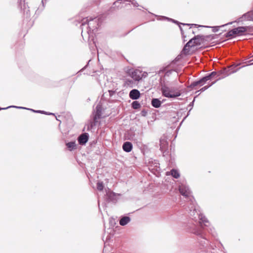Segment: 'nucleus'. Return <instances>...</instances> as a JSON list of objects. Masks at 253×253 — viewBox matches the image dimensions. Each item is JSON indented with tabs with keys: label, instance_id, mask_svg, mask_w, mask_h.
<instances>
[{
	"label": "nucleus",
	"instance_id": "1a4fd4ad",
	"mask_svg": "<svg viewBox=\"0 0 253 253\" xmlns=\"http://www.w3.org/2000/svg\"><path fill=\"white\" fill-rule=\"evenodd\" d=\"M207 82L206 78L203 77L200 80L191 83L188 87L191 89H196L197 88V86H202L205 84Z\"/></svg>",
	"mask_w": 253,
	"mask_h": 253
},
{
	"label": "nucleus",
	"instance_id": "ea45409f",
	"mask_svg": "<svg viewBox=\"0 0 253 253\" xmlns=\"http://www.w3.org/2000/svg\"><path fill=\"white\" fill-rule=\"evenodd\" d=\"M209 232H211V233L213 235H214V229L212 228H210V231H209Z\"/></svg>",
	"mask_w": 253,
	"mask_h": 253
},
{
	"label": "nucleus",
	"instance_id": "72a5a7b5",
	"mask_svg": "<svg viewBox=\"0 0 253 253\" xmlns=\"http://www.w3.org/2000/svg\"><path fill=\"white\" fill-rule=\"evenodd\" d=\"M140 114L143 117H145L147 115V111L143 109L141 111Z\"/></svg>",
	"mask_w": 253,
	"mask_h": 253
},
{
	"label": "nucleus",
	"instance_id": "09e8293b",
	"mask_svg": "<svg viewBox=\"0 0 253 253\" xmlns=\"http://www.w3.org/2000/svg\"><path fill=\"white\" fill-rule=\"evenodd\" d=\"M42 5H44V2H43V0H42Z\"/></svg>",
	"mask_w": 253,
	"mask_h": 253
},
{
	"label": "nucleus",
	"instance_id": "412c9836",
	"mask_svg": "<svg viewBox=\"0 0 253 253\" xmlns=\"http://www.w3.org/2000/svg\"><path fill=\"white\" fill-rule=\"evenodd\" d=\"M115 93V91L112 90H108V93H104L102 96V99H107V96L108 95H109V97L112 96L113 95H114Z\"/></svg>",
	"mask_w": 253,
	"mask_h": 253
},
{
	"label": "nucleus",
	"instance_id": "7ed1b4c3",
	"mask_svg": "<svg viewBox=\"0 0 253 253\" xmlns=\"http://www.w3.org/2000/svg\"><path fill=\"white\" fill-rule=\"evenodd\" d=\"M88 18V17H85L81 20L82 24L81 27L82 30V35L85 29L88 34L91 31L93 32L97 30L102 21V17H94V18L89 17V19Z\"/></svg>",
	"mask_w": 253,
	"mask_h": 253
},
{
	"label": "nucleus",
	"instance_id": "2eb2a0df",
	"mask_svg": "<svg viewBox=\"0 0 253 253\" xmlns=\"http://www.w3.org/2000/svg\"><path fill=\"white\" fill-rule=\"evenodd\" d=\"M239 22V20H238V21H232V22H229L227 24H223V25H222L221 26H213V27H210V26H205L204 27H207V28H211L212 29V31L213 32H217L219 28L220 27H224L225 26H226V25H230V24H232L233 23H236V22Z\"/></svg>",
	"mask_w": 253,
	"mask_h": 253
},
{
	"label": "nucleus",
	"instance_id": "de8ad7c7",
	"mask_svg": "<svg viewBox=\"0 0 253 253\" xmlns=\"http://www.w3.org/2000/svg\"><path fill=\"white\" fill-rule=\"evenodd\" d=\"M152 16H159L158 15L153 14V13H152Z\"/></svg>",
	"mask_w": 253,
	"mask_h": 253
},
{
	"label": "nucleus",
	"instance_id": "a211bd4d",
	"mask_svg": "<svg viewBox=\"0 0 253 253\" xmlns=\"http://www.w3.org/2000/svg\"><path fill=\"white\" fill-rule=\"evenodd\" d=\"M24 23H27V27L28 28H30L32 26L34 23L33 20H31L30 19V17H25V18L23 20Z\"/></svg>",
	"mask_w": 253,
	"mask_h": 253
},
{
	"label": "nucleus",
	"instance_id": "58836bf2",
	"mask_svg": "<svg viewBox=\"0 0 253 253\" xmlns=\"http://www.w3.org/2000/svg\"><path fill=\"white\" fill-rule=\"evenodd\" d=\"M194 101H195V99H194L189 105V106L191 107V108L189 110V112L191 111V110L192 109V108L193 106Z\"/></svg>",
	"mask_w": 253,
	"mask_h": 253
},
{
	"label": "nucleus",
	"instance_id": "f257e3e1",
	"mask_svg": "<svg viewBox=\"0 0 253 253\" xmlns=\"http://www.w3.org/2000/svg\"><path fill=\"white\" fill-rule=\"evenodd\" d=\"M201 219L198 220L189 218L187 222L184 223V228L188 232L197 235L200 245L205 247L208 245L209 242L205 236L204 226H208L209 222L203 214H201Z\"/></svg>",
	"mask_w": 253,
	"mask_h": 253
},
{
	"label": "nucleus",
	"instance_id": "2f4dec72",
	"mask_svg": "<svg viewBox=\"0 0 253 253\" xmlns=\"http://www.w3.org/2000/svg\"><path fill=\"white\" fill-rule=\"evenodd\" d=\"M242 16H253V10L248 11L247 13L243 14Z\"/></svg>",
	"mask_w": 253,
	"mask_h": 253
},
{
	"label": "nucleus",
	"instance_id": "c03bdc74",
	"mask_svg": "<svg viewBox=\"0 0 253 253\" xmlns=\"http://www.w3.org/2000/svg\"><path fill=\"white\" fill-rule=\"evenodd\" d=\"M199 92H201L200 90L196 91L195 93H198V95H199V94H200Z\"/></svg>",
	"mask_w": 253,
	"mask_h": 253
},
{
	"label": "nucleus",
	"instance_id": "9b49d317",
	"mask_svg": "<svg viewBox=\"0 0 253 253\" xmlns=\"http://www.w3.org/2000/svg\"><path fill=\"white\" fill-rule=\"evenodd\" d=\"M88 138L89 134L85 132L79 136L78 141L79 144L84 145L88 141Z\"/></svg>",
	"mask_w": 253,
	"mask_h": 253
},
{
	"label": "nucleus",
	"instance_id": "dca6fc26",
	"mask_svg": "<svg viewBox=\"0 0 253 253\" xmlns=\"http://www.w3.org/2000/svg\"><path fill=\"white\" fill-rule=\"evenodd\" d=\"M131 220L129 216H123L120 220V224L122 226H125Z\"/></svg>",
	"mask_w": 253,
	"mask_h": 253
},
{
	"label": "nucleus",
	"instance_id": "6e6552de",
	"mask_svg": "<svg viewBox=\"0 0 253 253\" xmlns=\"http://www.w3.org/2000/svg\"><path fill=\"white\" fill-rule=\"evenodd\" d=\"M144 73V72L139 70H132L129 72V74L131 78L136 81H140L143 77Z\"/></svg>",
	"mask_w": 253,
	"mask_h": 253
},
{
	"label": "nucleus",
	"instance_id": "3c124183",
	"mask_svg": "<svg viewBox=\"0 0 253 253\" xmlns=\"http://www.w3.org/2000/svg\"><path fill=\"white\" fill-rule=\"evenodd\" d=\"M243 17H244L243 16L240 17V18H239V19H241V18H243Z\"/></svg>",
	"mask_w": 253,
	"mask_h": 253
},
{
	"label": "nucleus",
	"instance_id": "a19ab883",
	"mask_svg": "<svg viewBox=\"0 0 253 253\" xmlns=\"http://www.w3.org/2000/svg\"><path fill=\"white\" fill-rule=\"evenodd\" d=\"M10 107H12V106H8V107H6V108H0V110H1L6 109H8V108H10Z\"/></svg>",
	"mask_w": 253,
	"mask_h": 253
},
{
	"label": "nucleus",
	"instance_id": "6ab92c4d",
	"mask_svg": "<svg viewBox=\"0 0 253 253\" xmlns=\"http://www.w3.org/2000/svg\"><path fill=\"white\" fill-rule=\"evenodd\" d=\"M97 122V120L95 121L94 120V119L93 120V121H90L86 125L87 130H89L92 129L95 126Z\"/></svg>",
	"mask_w": 253,
	"mask_h": 253
},
{
	"label": "nucleus",
	"instance_id": "c85d7f7f",
	"mask_svg": "<svg viewBox=\"0 0 253 253\" xmlns=\"http://www.w3.org/2000/svg\"><path fill=\"white\" fill-rule=\"evenodd\" d=\"M215 82H216V81H214V82H212L211 84H210L209 85H206V86L203 87L202 88H201L200 89V91L204 92V91L207 90L208 88H209L210 87H211V85H212L213 84H214L215 83Z\"/></svg>",
	"mask_w": 253,
	"mask_h": 253
},
{
	"label": "nucleus",
	"instance_id": "cd10ccee",
	"mask_svg": "<svg viewBox=\"0 0 253 253\" xmlns=\"http://www.w3.org/2000/svg\"><path fill=\"white\" fill-rule=\"evenodd\" d=\"M104 188V185L102 182H98L97 183V189L99 191H102Z\"/></svg>",
	"mask_w": 253,
	"mask_h": 253
},
{
	"label": "nucleus",
	"instance_id": "37998d69",
	"mask_svg": "<svg viewBox=\"0 0 253 253\" xmlns=\"http://www.w3.org/2000/svg\"><path fill=\"white\" fill-rule=\"evenodd\" d=\"M114 195V193H111L110 194V195H109V198H110V197H111V195Z\"/></svg>",
	"mask_w": 253,
	"mask_h": 253
},
{
	"label": "nucleus",
	"instance_id": "603ef678",
	"mask_svg": "<svg viewBox=\"0 0 253 253\" xmlns=\"http://www.w3.org/2000/svg\"><path fill=\"white\" fill-rule=\"evenodd\" d=\"M253 62L251 63L250 65H253Z\"/></svg>",
	"mask_w": 253,
	"mask_h": 253
},
{
	"label": "nucleus",
	"instance_id": "b1692460",
	"mask_svg": "<svg viewBox=\"0 0 253 253\" xmlns=\"http://www.w3.org/2000/svg\"><path fill=\"white\" fill-rule=\"evenodd\" d=\"M216 75V72L215 71L212 72L211 73L209 74L208 75L205 76V78L207 81H208L211 80L213 77H214Z\"/></svg>",
	"mask_w": 253,
	"mask_h": 253
},
{
	"label": "nucleus",
	"instance_id": "4be33fe9",
	"mask_svg": "<svg viewBox=\"0 0 253 253\" xmlns=\"http://www.w3.org/2000/svg\"><path fill=\"white\" fill-rule=\"evenodd\" d=\"M208 250L211 253H218L217 250L216 249V247L213 245H209Z\"/></svg>",
	"mask_w": 253,
	"mask_h": 253
},
{
	"label": "nucleus",
	"instance_id": "423d86ee",
	"mask_svg": "<svg viewBox=\"0 0 253 253\" xmlns=\"http://www.w3.org/2000/svg\"><path fill=\"white\" fill-rule=\"evenodd\" d=\"M205 37L203 35L195 36L186 43L184 48L186 50L187 47L189 48L196 46H200L205 42Z\"/></svg>",
	"mask_w": 253,
	"mask_h": 253
},
{
	"label": "nucleus",
	"instance_id": "a878e982",
	"mask_svg": "<svg viewBox=\"0 0 253 253\" xmlns=\"http://www.w3.org/2000/svg\"><path fill=\"white\" fill-rule=\"evenodd\" d=\"M178 25L179 29L180 30L181 34V35H182V38L183 39V41L184 42L186 41L187 39H186V38L187 36L184 34V31H185V29L181 26V24H178Z\"/></svg>",
	"mask_w": 253,
	"mask_h": 253
},
{
	"label": "nucleus",
	"instance_id": "f03ea898",
	"mask_svg": "<svg viewBox=\"0 0 253 253\" xmlns=\"http://www.w3.org/2000/svg\"><path fill=\"white\" fill-rule=\"evenodd\" d=\"M178 189L180 193L187 200L188 205L187 211L189 218L198 220L201 219L202 213L200 208L196 205L195 200L191 195V192L184 179L181 180L178 185Z\"/></svg>",
	"mask_w": 253,
	"mask_h": 253
},
{
	"label": "nucleus",
	"instance_id": "c756f323",
	"mask_svg": "<svg viewBox=\"0 0 253 253\" xmlns=\"http://www.w3.org/2000/svg\"><path fill=\"white\" fill-rule=\"evenodd\" d=\"M12 107L13 108H18V109H26V110H30V111H32L34 112H35V111H36L37 110H33L32 109H29V108H26V107H18V106H12Z\"/></svg>",
	"mask_w": 253,
	"mask_h": 253
},
{
	"label": "nucleus",
	"instance_id": "4c0bfd02",
	"mask_svg": "<svg viewBox=\"0 0 253 253\" xmlns=\"http://www.w3.org/2000/svg\"><path fill=\"white\" fill-rule=\"evenodd\" d=\"M36 113H41L43 114H47V112L44 111L37 110L35 111Z\"/></svg>",
	"mask_w": 253,
	"mask_h": 253
},
{
	"label": "nucleus",
	"instance_id": "ddd939ff",
	"mask_svg": "<svg viewBox=\"0 0 253 253\" xmlns=\"http://www.w3.org/2000/svg\"><path fill=\"white\" fill-rule=\"evenodd\" d=\"M96 111L95 112L94 116H93V119L95 121L97 120L98 119H99L101 117L102 115V106L100 104H97L96 107Z\"/></svg>",
	"mask_w": 253,
	"mask_h": 253
},
{
	"label": "nucleus",
	"instance_id": "f8f14e48",
	"mask_svg": "<svg viewBox=\"0 0 253 253\" xmlns=\"http://www.w3.org/2000/svg\"><path fill=\"white\" fill-rule=\"evenodd\" d=\"M140 91L137 89H133L129 93V97L132 100H137L140 97Z\"/></svg>",
	"mask_w": 253,
	"mask_h": 253
},
{
	"label": "nucleus",
	"instance_id": "39448f33",
	"mask_svg": "<svg viewBox=\"0 0 253 253\" xmlns=\"http://www.w3.org/2000/svg\"><path fill=\"white\" fill-rule=\"evenodd\" d=\"M157 20H160V21H163V20H167L169 22H172L173 23H176L177 24H181L183 25V26L186 27V28H184L185 31L186 32L190 33H192L193 34H195V31L193 30H192L191 28L193 27H195L196 28L198 27H204L205 26L202 25H199L195 24H186V23H180L175 20L172 19L171 18H170L168 17H157Z\"/></svg>",
	"mask_w": 253,
	"mask_h": 253
},
{
	"label": "nucleus",
	"instance_id": "c9c22d12",
	"mask_svg": "<svg viewBox=\"0 0 253 253\" xmlns=\"http://www.w3.org/2000/svg\"><path fill=\"white\" fill-rule=\"evenodd\" d=\"M173 72H175V71L173 70H169L166 72V76H168L169 77Z\"/></svg>",
	"mask_w": 253,
	"mask_h": 253
},
{
	"label": "nucleus",
	"instance_id": "f3484780",
	"mask_svg": "<svg viewBox=\"0 0 253 253\" xmlns=\"http://www.w3.org/2000/svg\"><path fill=\"white\" fill-rule=\"evenodd\" d=\"M162 104V102L158 98H153L151 100V104L153 107L156 108H159Z\"/></svg>",
	"mask_w": 253,
	"mask_h": 253
},
{
	"label": "nucleus",
	"instance_id": "7c9ffc66",
	"mask_svg": "<svg viewBox=\"0 0 253 253\" xmlns=\"http://www.w3.org/2000/svg\"><path fill=\"white\" fill-rule=\"evenodd\" d=\"M101 2V0H89V2L95 4L96 5H98Z\"/></svg>",
	"mask_w": 253,
	"mask_h": 253
},
{
	"label": "nucleus",
	"instance_id": "aec40b11",
	"mask_svg": "<svg viewBox=\"0 0 253 253\" xmlns=\"http://www.w3.org/2000/svg\"><path fill=\"white\" fill-rule=\"evenodd\" d=\"M67 147L69 149L70 151H72L76 149V145L75 141H71L66 143Z\"/></svg>",
	"mask_w": 253,
	"mask_h": 253
},
{
	"label": "nucleus",
	"instance_id": "4468645a",
	"mask_svg": "<svg viewBox=\"0 0 253 253\" xmlns=\"http://www.w3.org/2000/svg\"><path fill=\"white\" fill-rule=\"evenodd\" d=\"M123 149L126 152H130L132 149V144L129 141H126L123 144Z\"/></svg>",
	"mask_w": 253,
	"mask_h": 253
},
{
	"label": "nucleus",
	"instance_id": "393cba45",
	"mask_svg": "<svg viewBox=\"0 0 253 253\" xmlns=\"http://www.w3.org/2000/svg\"><path fill=\"white\" fill-rule=\"evenodd\" d=\"M141 106L140 103L137 101H134L131 103V107L134 109H137Z\"/></svg>",
	"mask_w": 253,
	"mask_h": 253
},
{
	"label": "nucleus",
	"instance_id": "79ce46f5",
	"mask_svg": "<svg viewBox=\"0 0 253 253\" xmlns=\"http://www.w3.org/2000/svg\"><path fill=\"white\" fill-rule=\"evenodd\" d=\"M247 19L248 20H253V17H250V16H249V17H247Z\"/></svg>",
	"mask_w": 253,
	"mask_h": 253
},
{
	"label": "nucleus",
	"instance_id": "49530a36",
	"mask_svg": "<svg viewBox=\"0 0 253 253\" xmlns=\"http://www.w3.org/2000/svg\"><path fill=\"white\" fill-rule=\"evenodd\" d=\"M145 73L144 74V75H143V77H146V75L147 74L146 73L144 72Z\"/></svg>",
	"mask_w": 253,
	"mask_h": 253
},
{
	"label": "nucleus",
	"instance_id": "f704fd0d",
	"mask_svg": "<svg viewBox=\"0 0 253 253\" xmlns=\"http://www.w3.org/2000/svg\"><path fill=\"white\" fill-rule=\"evenodd\" d=\"M130 2H131V4L133 5L134 7H137L139 6L138 3L135 0H131V1Z\"/></svg>",
	"mask_w": 253,
	"mask_h": 253
},
{
	"label": "nucleus",
	"instance_id": "473e14b6",
	"mask_svg": "<svg viewBox=\"0 0 253 253\" xmlns=\"http://www.w3.org/2000/svg\"><path fill=\"white\" fill-rule=\"evenodd\" d=\"M117 10H118L117 9V7L116 6H115L114 5H112V6L109 9V11L111 12H113L115 11H116Z\"/></svg>",
	"mask_w": 253,
	"mask_h": 253
},
{
	"label": "nucleus",
	"instance_id": "8fccbe9b",
	"mask_svg": "<svg viewBox=\"0 0 253 253\" xmlns=\"http://www.w3.org/2000/svg\"><path fill=\"white\" fill-rule=\"evenodd\" d=\"M126 1L127 2H130L131 1V0H126Z\"/></svg>",
	"mask_w": 253,
	"mask_h": 253
},
{
	"label": "nucleus",
	"instance_id": "5701e85b",
	"mask_svg": "<svg viewBox=\"0 0 253 253\" xmlns=\"http://www.w3.org/2000/svg\"><path fill=\"white\" fill-rule=\"evenodd\" d=\"M171 175L175 178H178L180 176L178 171L175 169H172L170 171Z\"/></svg>",
	"mask_w": 253,
	"mask_h": 253
},
{
	"label": "nucleus",
	"instance_id": "20e7f679",
	"mask_svg": "<svg viewBox=\"0 0 253 253\" xmlns=\"http://www.w3.org/2000/svg\"><path fill=\"white\" fill-rule=\"evenodd\" d=\"M160 86L162 95L164 97L175 98L181 95L179 91H176L173 87H169L165 83H161Z\"/></svg>",
	"mask_w": 253,
	"mask_h": 253
},
{
	"label": "nucleus",
	"instance_id": "a18cd8bd",
	"mask_svg": "<svg viewBox=\"0 0 253 253\" xmlns=\"http://www.w3.org/2000/svg\"><path fill=\"white\" fill-rule=\"evenodd\" d=\"M46 115H54V114L53 113H47V114Z\"/></svg>",
	"mask_w": 253,
	"mask_h": 253
},
{
	"label": "nucleus",
	"instance_id": "bb28decb",
	"mask_svg": "<svg viewBox=\"0 0 253 253\" xmlns=\"http://www.w3.org/2000/svg\"><path fill=\"white\" fill-rule=\"evenodd\" d=\"M122 3L123 0H117L113 3V5L116 6L117 9H119L122 7Z\"/></svg>",
	"mask_w": 253,
	"mask_h": 253
},
{
	"label": "nucleus",
	"instance_id": "e433bc0d",
	"mask_svg": "<svg viewBox=\"0 0 253 253\" xmlns=\"http://www.w3.org/2000/svg\"><path fill=\"white\" fill-rule=\"evenodd\" d=\"M126 83L127 84L129 85L131 83H133V81L132 80L126 79Z\"/></svg>",
	"mask_w": 253,
	"mask_h": 253
},
{
	"label": "nucleus",
	"instance_id": "0eeeda50",
	"mask_svg": "<svg viewBox=\"0 0 253 253\" xmlns=\"http://www.w3.org/2000/svg\"><path fill=\"white\" fill-rule=\"evenodd\" d=\"M248 27L241 26L234 28L224 34V36L226 38H232L236 36L242 35L244 33L247 31Z\"/></svg>",
	"mask_w": 253,
	"mask_h": 253
},
{
	"label": "nucleus",
	"instance_id": "9d476101",
	"mask_svg": "<svg viewBox=\"0 0 253 253\" xmlns=\"http://www.w3.org/2000/svg\"><path fill=\"white\" fill-rule=\"evenodd\" d=\"M160 150L163 153L164 156L169 153L168 151V142L165 138H161L160 139Z\"/></svg>",
	"mask_w": 253,
	"mask_h": 253
}]
</instances>
